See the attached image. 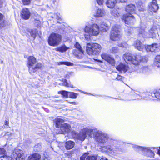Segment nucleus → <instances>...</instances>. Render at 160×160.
Returning <instances> with one entry per match:
<instances>
[{
	"mask_svg": "<svg viewBox=\"0 0 160 160\" xmlns=\"http://www.w3.org/2000/svg\"><path fill=\"white\" fill-rule=\"evenodd\" d=\"M92 134L93 137L97 142L99 143L107 144L102 148V152H108L112 155L119 153V149L114 145L116 141L111 138H109L108 134L101 131L95 129H93Z\"/></svg>",
	"mask_w": 160,
	"mask_h": 160,
	"instance_id": "1",
	"label": "nucleus"
},
{
	"mask_svg": "<svg viewBox=\"0 0 160 160\" xmlns=\"http://www.w3.org/2000/svg\"><path fill=\"white\" fill-rule=\"evenodd\" d=\"M135 8L136 7L133 4H130L126 6L125 10L128 13L123 15L121 18L125 24H132L135 21L134 17L132 14L135 13Z\"/></svg>",
	"mask_w": 160,
	"mask_h": 160,
	"instance_id": "2",
	"label": "nucleus"
},
{
	"mask_svg": "<svg viewBox=\"0 0 160 160\" xmlns=\"http://www.w3.org/2000/svg\"><path fill=\"white\" fill-rule=\"evenodd\" d=\"M10 156L3 155L0 157V160H25V156L23 151L15 148Z\"/></svg>",
	"mask_w": 160,
	"mask_h": 160,
	"instance_id": "3",
	"label": "nucleus"
},
{
	"mask_svg": "<svg viewBox=\"0 0 160 160\" xmlns=\"http://www.w3.org/2000/svg\"><path fill=\"white\" fill-rule=\"evenodd\" d=\"M147 27L144 25H142L138 29L139 34L142 37L153 38L157 32V29L156 26H153L148 30V32H147Z\"/></svg>",
	"mask_w": 160,
	"mask_h": 160,
	"instance_id": "4",
	"label": "nucleus"
},
{
	"mask_svg": "<svg viewBox=\"0 0 160 160\" xmlns=\"http://www.w3.org/2000/svg\"><path fill=\"white\" fill-rule=\"evenodd\" d=\"M92 132H93L92 129L84 128L78 133H77L75 131L72 130L71 131V134L73 138L83 141L85 140L86 135L90 137H93Z\"/></svg>",
	"mask_w": 160,
	"mask_h": 160,
	"instance_id": "5",
	"label": "nucleus"
},
{
	"mask_svg": "<svg viewBox=\"0 0 160 160\" xmlns=\"http://www.w3.org/2000/svg\"><path fill=\"white\" fill-rule=\"evenodd\" d=\"M84 30L85 33V37L87 39L89 38V37L98 36L99 33V27L96 23L86 26Z\"/></svg>",
	"mask_w": 160,
	"mask_h": 160,
	"instance_id": "6",
	"label": "nucleus"
},
{
	"mask_svg": "<svg viewBox=\"0 0 160 160\" xmlns=\"http://www.w3.org/2000/svg\"><path fill=\"white\" fill-rule=\"evenodd\" d=\"M134 46L138 50L141 51L145 49L148 52H157L158 51V50L159 49L158 48V45L157 44H154L146 46L142 44L139 40L136 41L134 43Z\"/></svg>",
	"mask_w": 160,
	"mask_h": 160,
	"instance_id": "7",
	"label": "nucleus"
},
{
	"mask_svg": "<svg viewBox=\"0 0 160 160\" xmlns=\"http://www.w3.org/2000/svg\"><path fill=\"white\" fill-rule=\"evenodd\" d=\"M27 66L29 72L32 74L39 69L40 64L37 62L36 58L34 57L30 56L28 58Z\"/></svg>",
	"mask_w": 160,
	"mask_h": 160,
	"instance_id": "8",
	"label": "nucleus"
},
{
	"mask_svg": "<svg viewBox=\"0 0 160 160\" xmlns=\"http://www.w3.org/2000/svg\"><path fill=\"white\" fill-rule=\"evenodd\" d=\"M101 49L100 45L97 43H90L87 44L86 51L89 55H97L100 52Z\"/></svg>",
	"mask_w": 160,
	"mask_h": 160,
	"instance_id": "9",
	"label": "nucleus"
},
{
	"mask_svg": "<svg viewBox=\"0 0 160 160\" xmlns=\"http://www.w3.org/2000/svg\"><path fill=\"white\" fill-rule=\"evenodd\" d=\"M62 40L61 36L60 35L56 33H51L48 39V42L49 45L53 47L58 46Z\"/></svg>",
	"mask_w": 160,
	"mask_h": 160,
	"instance_id": "10",
	"label": "nucleus"
},
{
	"mask_svg": "<svg viewBox=\"0 0 160 160\" xmlns=\"http://www.w3.org/2000/svg\"><path fill=\"white\" fill-rule=\"evenodd\" d=\"M123 58L125 61H128L132 63L133 65H138L139 62L142 61V58L141 56L137 55L132 56L130 53H126L123 56Z\"/></svg>",
	"mask_w": 160,
	"mask_h": 160,
	"instance_id": "11",
	"label": "nucleus"
},
{
	"mask_svg": "<svg viewBox=\"0 0 160 160\" xmlns=\"http://www.w3.org/2000/svg\"><path fill=\"white\" fill-rule=\"evenodd\" d=\"M119 27L117 25H114L112 27L110 37L112 40L115 41L120 40L121 34L119 30Z\"/></svg>",
	"mask_w": 160,
	"mask_h": 160,
	"instance_id": "12",
	"label": "nucleus"
},
{
	"mask_svg": "<svg viewBox=\"0 0 160 160\" xmlns=\"http://www.w3.org/2000/svg\"><path fill=\"white\" fill-rule=\"evenodd\" d=\"M117 70L121 72L125 73L126 72L131 73L135 70L134 67H129L128 65L121 62L116 67Z\"/></svg>",
	"mask_w": 160,
	"mask_h": 160,
	"instance_id": "13",
	"label": "nucleus"
},
{
	"mask_svg": "<svg viewBox=\"0 0 160 160\" xmlns=\"http://www.w3.org/2000/svg\"><path fill=\"white\" fill-rule=\"evenodd\" d=\"M132 147L137 151L139 152L140 151H142L144 155L147 157H153L154 155L153 152L149 148H146L136 145H133Z\"/></svg>",
	"mask_w": 160,
	"mask_h": 160,
	"instance_id": "14",
	"label": "nucleus"
},
{
	"mask_svg": "<svg viewBox=\"0 0 160 160\" xmlns=\"http://www.w3.org/2000/svg\"><path fill=\"white\" fill-rule=\"evenodd\" d=\"M74 46L76 49L73 50V54L77 58H82L84 56V51L78 42H76Z\"/></svg>",
	"mask_w": 160,
	"mask_h": 160,
	"instance_id": "15",
	"label": "nucleus"
},
{
	"mask_svg": "<svg viewBox=\"0 0 160 160\" xmlns=\"http://www.w3.org/2000/svg\"><path fill=\"white\" fill-rule=\"evenodd\" d=\"M60 128V131L58 133L60 134H64L70 132H71V131H71V127L70 125L67 123L63 124Z\"/></svg>",
	"mask_w": 160,
	"mask_h": 160,
	"instance_id": "16",
	"label": "nucleus"
},
{
	"mask_svg": "<svg viewBox=\"0 0 160 160\" xmlns=\"http://www.w3.org/2000/svg\"><path fill=\"white\" fill-rule=\"evenodd\" d=\"M93 14L95 18H101L105 15L106 12L104 9L98 8L95 10Z\"/></svg>",
	"mask_w": 160,
	"mask_h": 160,
	"instance_id": "17",
	"label": "nucleus"
},
{
	"mask_svg": "<svg viewBox=\"0 0 160 160\" xmlns=\"http://www.w3.org/2000/svg\"><path fill=\"white\" fill-rule=\"evenodd\" d=\"M101 57L103 59L107 61L112 65L114 66L115 65L114 59L108 54L105 53H103L101 55Z\"/></svg>",
	"mask_w": 160,
	"mask_h": 160,
	"instance_id": "18",
	"label": "nucleus"
},
{
	"mask_svg": "<svg viewBox=\"0 0 160 160\" xmlns=\"http://www.w3.org/2000/svg\"><path fill=\"white\" fill-rule=\"evenodd\" d=\"M30 16V12L29 10L27 8H24L22 9L21 12L22 18L27 20L29 18Z\"/></svg>",
	"mask_w": 160,
	"mask_h": 160,
	"instance_id": "19",
	"label": "nucleus"
},
{
	"mask_svg": "<svg viewBox=\"0 0 160 160\" xmlns=\"http://www.w3.org/2000/svg\"><path fill=\"white\" fill-rule=\"evenodd\" d=\"M54 122L56 127L58 128L62 124V123L64 122V120L58 117L54 120Z\"/></svg>",
	"mask_w": 160,
	"mask_h": 160,
	"instance_id": "20",
	"label": "nucleus"
},
{
	"mask_svg": "<svg viewBox=\"0 0 160 160\" xmlns=\"http://www.w3.org/2000/svg\"><path fill=\"white\" fill-rule=\"evenodd\" d=\"M75 145L74 142L72 141H68L65 142V147L67 150L72 149Z\"/></svg>",
	"mask_w": 160,
	"mask_h": 160,
	"instance_id": "21",
	"label": "nucleus"
},
{
	"mask_svg": "<svg viewBox=\"0 0 160 160\" xmlns=\"http://www.w3.org/2000/svg\"><path fill=\"white\" fill-rule=\"evenodd\" d=\"M117 2V0H107L106 4L107 6L110 8H113Z\"/></svg>",
	"mask_w": 160,
	"mask_h": 160,
	"instance_id": "22",
	"label": "nucleus"
},
{
	"mask_svg": "<svg viewBox=\"0 0 160 160\" xmlns=\"http://www.w3.org/2000/svg\"><path fill=\"white\" fill-rule=\"evenodd\" d=\"M151 9L153 12H156L158 9L157 3V0H152L151 5Z\"/></svg>",
	"mask_w": 160,
	"mask_h": 160,
	"instance_id": "23",
	"label": "nucleus"
},
{
	"mask_svg": "<svg viewBox=\"0 0 160 160\" xmlns=\"http://www.w3.org/2000/svg\"><path fill=\"white\" fill-rule=\"evenodd\" d=\"M40 159V155L37 153H35L29 156L28 158V160H39Z\"/></svg>",
	"mask_w": 160,
	"mask_h": 160,
	"instance_id": "24",
	"label": "nucleus"
},
{
	"mask_svg": "<svg viewBox=\"0 0 160 160\" xmlns=\"http://www.w3.org/2000/svg\"><path fill=\"white\" fill-rule=\"evenodd\" d=\"M68 49L69 48L67 47L65 45H63L61 47L55 48V50L57 51L62 52H66Z\"/></svg>",
	"mask_w": 160,
	"mask_h": 160,
	"instance_id": "25",
	"label": "nucleus"
},
{
	"mask_svg": "<svg viewBox=\"0 0 160 160\" xmlns=\"http://www.w3.org/2000/svg\"><path fill=\"white\" fill-rule=\"evenodd\" d=\"M5 138L8 140H10L13 138L14 137L13 134L10 132H5L4 135Z\"/></svg>",
	"mask_w": 160,
	"mask_h": 160,
	"instance_id": "26",
	"label": "nucleus"
},
{
	"mask_svg": "<svg viewBox=\"0 0 160 160\" xmlns=\"http://www.w3.org/2000/svg\"><path fill=\"white\" fill-rule=\"evenodd\" d=\"M154 64L158 67H160V55L156 56L154 62Z\"/></svg>",
	"mask_w": 160,
	"mask_h": 160,
	"instance_id": "27",
	"label": "nucleus"
},
{
	"mask_svg": "<svg viewBox=\"0 0 160 160\" xmlns=\"http://www.w3.org/2000/svg\"><path fill=\"white\" fill-rule=\"evenodd\" d=\"M111 13L115 18H118L120 15L117 10L116 9H114L112 10L111 12Z\"/></svg>",
	"mask_w": 160,
	"mask_h": 160,
	"instance_id": "28",
	"label": "nucleus"
},
{
	"mask_svg": "<svg viewBox=\"0 0 160 160\" xmlns=\"http://www.w3.org/2000/svg\"><path fill=\"white\" fill-rule=\"evenodd\" d=\"M152 96L153 97V99H155L154 97L157 99L160 100V90H158L155 93L151 94Z\"/></svg>",
	"mask_w": 160,
	"mask_h": 160,
	"instance_id": "29",
	"label": "nucleus"
},
{
	"mask_svg": "<svg viewBox=\"0 0 160 160\" xmlns=\"http://www.w3.org/2000/svg\"><path fill=\"white\" fill-rule=\"evenodd\" d=\"M62 82H63V85L64 86L67 87L73 88V85L70 82L68 83L67 80L65 79L62 80Z\"/></svg>",
	"mask_w": 160,
	"mask_h": 160,
	"instance_id": "30",
	"label": "nucleus"
},
{
	"mask_svg": "<svg viewBox=\"0 0 160 160\" xmlns=\"http://www.w3.org/2000/svg\"><path fill=\"white\" fill-rule=\"evenodd\" d=\"M69 92L65 90H62L59 91L58 93L62 95L63 97L68 98V95H69Z\"/></svg>",
	"mask_w": 160,
	"mask_h": 160,
	"instance_id": "31",
	"label": "nucleus"
},
{
	"mask_svg": "<svg viewBox=\"0 0 160 160\" xmlns=\"http://www.w3.org/2000/svg\"><path fill=\"white\" fill-rule=\"evenodd\" d=\"M29 32L31 36L34 38H35L37 33V30L34 29L33 30H30Z\"/></svg>",
	"mask_w": 160,
	"mask_h": 160,
	"instance_id": "32",
	"label": "nucleus"
},
{
	"mask_svg": "<svg viewBox=\"0 0 160 160\" xmlns=\"http://www.w3.org/2000/svg\"><path fill=\"white\" fill-rule=\"evenodd\" d=\"M100 27L102 29L104 32H106L108 30V26L106 23L103 22L101 25Z\"/></svg>",
	"mask_w": 160,
	"mask_h": 160,
	"instance_id": "33",
	"label": "nucleus"
},
{
	"mask_svg": "<svg viewBox=\"0 0 160 160\" xmlns=\"http://www.w3.org/2000/svg\"><path fill=\"white\" fill-rule=\"evenodd\" d=\"M58 65H65L68 66H73V64L68 62H60L58 63Z\"/></svg>",
	"mask_w": 160,
	"mask_h": 160,
	"instance_id": "34",
	"label": "nucleus"
},
{
	"mask_svg": "<svg viewBox=\"0 0 160 160\" xmlns=\"http://www.w3.org/2000/svg\"><path fill=\"white\" fill-rule=\"evenodd\" d=\"M69 96L70 98H76L77 97V94L76 93L69 92Z\"/></svg>",
	"mask_w": 160,
	"mask_h": 160,
	"instance_id": "35",
	"label": "nucleus"
},
{
	"mask_svg": "<svg viewBox=\"0 0 160 160\" xmlns=\"http://www.w3.org/2000/svg\"><path fill=\"white\" fill-rule=\"evenodd\" d=\"M110 52L112 53H116L119 51V49L117 47H112L110 49Z\"/></svg>",
	"mask_w": 160,
	"mask_h": 160,
	"instance_id": "36",
	"label": "nucleus"
},
{
	"mask_svg": "<svg viewBox=\"0 0 160 160\" xmlns=\"http://www.w3.org/2000/svg\"><path fill=\"white\" fill-rule=\"evenodd\" d=\"M136 92H135L134 91H132L131 92V93L132 95L135 96V98H132V100H135L136 99H140V98H139L138 97L139 96L138 95V93H137V92H138L137 91H136Z\"/></svg>",
	"mask_w": 160,
	"mask_h": 160,
	"instance_id": "37",
	"label": "nucleus"
},
{
	"mask_svg": "<svg viewBox=\"0 0 160 160\" xmlns=\"http://www.w3.org/2000/svg\"><path fill=\"white\" fill-rule=\"evenodd\" d=\"M3 18V15L0 13V21L1 23H0V28H2L4 26V23L3 21L2 20Z\"/></svg>",
	"mask_w": 160,
	"mask_h": 160,
	"instance_id": "38",
	"label": "nucleus"
},
{
	"mask_svg": "<svg viewBox=\"0 0 160 160\" xmlns=\"http://www.w3.org/2000/svg\"><path fill=\"white\" fill-rule=\"evenodd\" d=\"M97 158L94 156H88L86 158V160H97Z\"/></svg>",
	"mask_w": 160,
	"mask_h": 160,
	"instance_id": "39",
	"label": "nucleus"
},
{
	"mask_svg": "<svg viewBox=\"0 0 160 160\" xmlns=\"http://www.w3.org/2000/svg\"><path fill=\"white\" fill-rule=\"evenodd\" d=\"M5 152L6 151L4 148H0V155H1V156L5 155L4 154ZM0 157H1V156Z\"/></svg>",
	"mask_w": 160,
	"mask_h": 160,
	"instance_id": "40",
	"label": "nucleus"
},
{
	"mask_svg": "<svg viewBox=\"0 0 160 160\" xmlns=\"http://www.w3.org/2000/svg\"><path fill=\"white\" fill-rule=\"evenodd\" d=\"M40 21L39 19H35L34 20V24L36 26L38 27L39 26Z\"/></svg>",
	"mask_w": 160,
	"mask_h": 160,
	"instance_id": "41",
	"label": "nucleus"
},
{
	"mask_svg": "<svg viewBox=\"0 0 160 160\" xmlns=\"http://www.w3.org/2000/svg\"><path fill=\"white\" fill-rule=\"evenodd\" d=\"M59 14L58 15V14H54L53 15V16H51V17L52 18H55L57 20H60L61 19V17L59 16Z\"/></svg>",
	"mask_w": 160,
	"mask_h": 160,
	"instance_id": "42",
	"label": "nucleus"
},
{
	"mask_svg": "<svg viewBox=\"0 0 160 160\" xmlns=\"http://www.w3.org/2000/svg\"><path fill=\"white\" fill-rule=\"evenodd\" d=\"M96 2L99 5H102L103 4L104 0H96Z\"/></svg>",
	"mask_w": 160,
	"mask_h": 160,
	"instance_id": "43",
	"label": "nucleus"
},
{
	"mask_svg": "<svg viewBox=\"0 0 160 160\" xmlns=\"http://www.w3.org/2000/svg\"><path fill=\"white\" fill-rule=\"evenodd\" d=\"M31 1V0H22V2L24 4L28 5L30 3Z\"/></svg>",
	"mask_w": 160,
	"mask_h": 160,
	"instance_id": "44",
	"label": "nucleus"
},
{
	"mask_svg": "<svg viewBox=\"0 0 160 160\" xmlns=\"http://www.w3.org/2000/svg\"><path fill=\"white\" fill-rule=\"evenodd\" d=\"M88 154L87 153H85L83 154L81 157V160H85V158L88 157Z\"/></svg>",
	"mask_w": 160,
	"mask_h": 160,
	"instance_id": "45",
	"label": "nucleus"
},
{
	"mask_svg": "<svg viewBox=\"0 0 160 160\" xmlns=\"http://www.w3.org/2000/svg\"><path fill=\"white\" fill-rule=\"evenodd\" d=\"M153 148L154 149H156L157 151H158L157 153L158 154L160 155V147L159 148V149H158V148Z\"/></svg>",
	"mask_w": 160,
	"mask_h": 160,
	"instance_id": "46",
	"label": "nucleus"
},
{
	"mask_svg": "<svg viewBox=\"0 0 160 160\" xmlns=\"http://www.w3.org/2000/svg\"><path fill=\"white\" fill-rule=\"evenodd\" d=\"M122 77L120 75H118L116 78V79L118 80H122Z\"/></svg>",
	"mask_w": 160,
	"mask_h": 160,
	"instance_id": "47",
	"label": "nucleus"
},
{
	"mask_svg": "<svg viewBox=\"0 0 160 160\" xmlns=\"http://www.w3.org/2000/svg\"><path fill=\"white\" fill-rule=\"evenodd\" d=\"M126 43H120L118 45V46L122 47H125V45Z\"/></svg>",
	"mask_w": 160,
	"mask_h": 160,
	"instance_id": "48",
	"label": "nucleus"
},
{
	"mask_svg": "<svg viewBox=\"0 0 160 160\" xmlns=\"http://www.w3.org/2000/svg\"><path fill=\"white\" fill-rule=\"evenodd\" d=\"M131 28H128V30L127 29H125V31L126 32H128V33H130L131 31L130 30Z\"/></svg>",
	"mask_w": 160,
	"mask_h": 160,
	"instance_id": "49",
	"label": "nucleus"
},
{
	"mask_svg": "<svg viewBox=\"0 0 160 160\" xmlns=\"http://www.w3.org/2000/svg\"><path fill=\"white\" fill-rule=\"evenodd\" d=\"M100 160H108V159L105 157H102L100 158Z\"/></svg>",
	"mask_w": 160,
	"mask_h": 160,
	"instance_id": "50",
	"label": "nucleus"
},
{
	"mask_svg": "<svg viewBox=\"0 0 160 160\" xmlns=\"http://www.w3.org/2000/svg\"><path fill=\"white\" fill-rule=\"evenodd\" d=\"M69 103L73 105H77L78 104V103L75 102H71Z\"/></svg>",
	"mask_w": 160,
	"mask_h": 160,
	"instance_id": "51",
	"label": "nucleus"
},
{
	"mask_svg": "<svg viewBox=\"0 0 160 160\" xmlns=\"http://www.w3.org/2000/svg\"><path fill=\"white\" fill-rule=\"evenodd\" d=\"M3 2V1L2 0H0V7L2 6Z\"/></svg>",
	"mask_w": 160,
	"mask_h": 160,
	"instance_id": "52",
	"label": "nucleus"
},
{
	"mask_svg": "<svg viewBox=\"0 0 160 160\" xmlns=\"http://www.w3.org/2000/svg\"><path fill=\"white\" fill-rule=\"evenodd\" d=\"M8 124H9V122H8V121H5V125H8Z\"/></svg>",
	"mask_w": 160,
	"mask_h": 160,
	"instance_id": "53",
	"label": "nucleus"
},
{
	"mask_svg": "<svg viewBox=\"0 0 160 160\" xmlns=\"http://www.w3.org/2000/svg\"><path fill=\"white\" fill-rule=\"evenodd\" d=\"M120 1L121 2H125L127 1V0H120Z\"/></svg>",
	"mask_w": 160,
	"mask_h": 160,
	"instance_id": "54",
	"label": "nucleus"
},
{
	"mask_svg": "<svg viewBox=\"0 0 160 160\" xmlns=\"http://www.w3.org/2000/svg\"><path fill=\"white\" fill-rule=\"evenodd\" d=\"M44 160H49V158L47 157H46L44 158Z\"/></svg>",
	"mask_w": 160,
	"mask_h": 160,
	"instance_id": "55",
	"label": "nucleus"
},
{
	"mask_svg": "<svg viewBox=\"0 0 160 160\" xmlns=\"http://www.w3.org/2000/svg\"><path fill=\"white\" fill-rule=\"evenodd\" d=\"M147 69V67H144L143 68V70H146V69Z\"/></svg>",
	"mask_w": 160,
	"mask_h": 160,
	"instance_id": "56",
	"label": "nucleus"
},
{
	"mask_svg": "<svg viewBox=\"0 0 160 160\" xmlns=\"http://www.w3.org/2000/svg\"><path fill=\"white\" fill-rule=\"evenodd\" d=\"M37 147H38L37 145H35V146L34 147V150H35V149H36V148H37Z\"/></svg>",
	"mask_w": 160,
	"mask_h": 160,
	"instance_id": "57",
	"label": "nucleus"
}]
</instances>
